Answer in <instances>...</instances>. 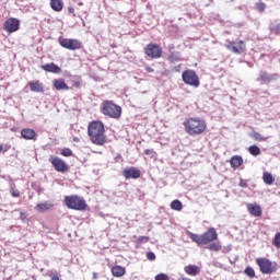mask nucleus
I'll use <instances>...</instances> for the list:
<instances>
[{
  "mask_svg": "<svg viewBox=\"0 0 280 280\" xmlns=\"http://www.w3.org/2000/svg\"><path fill=\"white\" fill-rule=\"evenodd\" d=\"M112 275L114 277H124V275H126V268L121 266H115L112 268Z\"/></svg>",
  "mask_w": 280,
  "mask_h": 280,
  "instance_id": "obj_24",
  "label": "nucleus"
},
{
  "mask_svg": "<svg viewBox=\"0 0 280 280\" xmlns=\"http://www.w3.org/2000/svg\"><path fill=\"white\" fill-rule=\"evenodd\" d=\"M144 54L148 58H151V60H159V58L163 56V49L159 44L150 43L144 48Z\"/></svg>",
  "mask_w": 280,
  "mask_h": 280,
  "instance_id": "obj_8",
  "label": "nucleus"
},
{
  "mask_svg": "<svg viewBox=\"0 0 280 280\" xmlns=\"http://www.w3.org/2000/svg\"><path fill=\"white\" fill-rule=\"evenodd\" d=\"M231 248H232L231 245H229L228 247H224V248H223V253H229V252H231Z\"/></svg>",
  "mask_w": 280,
  "mask_h": 280,
  "instance_id": "obj_43",
  "label": "nucleus"
},
{
  "mask_svg": "<svg viewBox=\"0 0 280 280\" xmlns=\"http://www.w3.org/2000/svg\"><path fill=\"white\" fill-rule=\"evenodd\" d=\"M171 209L174 211H183V202L180 200L175 199L171 202Z\"/></svg>",
  "mask_w": 280,
  "mask_h": 280,
  "instance_id": "obj_26",
  "label": "nucleus"
},
{
  "mask_svg": "<svg viewBox=\"0 0 280 280\" xmlns=\"http://www.w3.org/2000/svg\"><path fill=\"white\" fill-rule=\"evenodd\" d=\"M74 141H77V142H78V141H80V139H78V138H74Z\"/></svg>",
  "mask_w": 280,
  "mask_h": 280,
  "instance_id": "obj_46",
  "label": "nucleus"
},
{
  "mask_svg": "<svg viewBox=\"0 0 280 280\" xmlns=\"http://www.w3.org/2000/svg\"><path fill=\"white\" fill-rule=\"evenodd\" d=\"M247 211L254 218H261V206L259 205L247 203Z\"/></svg>",
  "mask_w": 280,
  "mask_h": 280,
  "instance_id": "obj_17",
  "label": "nucleus"
},
{
  "mask_svg": "<svg viewBox=\"0 0 280 280\" xmlns=\"http://www.w3.org/2000/svg\"><path fill=\"white\" fill-rule=\"evenodd\" d=\"M260 84H270V82H275V80H279V74L273 73L270 74L264 70L259 72V77L256 79Z\"/></svg>",
  "mask_w": 280,
  "mask_h": 280,
  "instance_id": "obj_13",
  "label": "nucleus"
},
{
  "mask_svg": "<svg viewBox=\"0 0 280 280\" xmlns=\"http://www.w3.org/2000/svg\"><path fill=\"white\" fill-rule=\"evenodd\" d=\"M154 151L150 150V149H145L144 150V154L149 155V154H153Z\"/></svg>",
  "mask_w": 280,
  "mask_h": 280,
  "instance_id": "obj_42",
  "label": "nucleus"
},
{
  "mask_svg": "<svg viewBox=\"0 0 280 280\" xmlns=\"http://www.w3.org/2000/svg\"><path fill=\"white\" fill-rule=\"evenodd\" d=\"M186 275H189L190 277H197V275H200V268L196 265H188L184 268Z\"/></svg>",
  "mask_w": 280,
  "mask_h": 280,
  "instance_id": "obj_19",
  "label": "nucleus"
},
{
  "mask_svg": "<svg viewBox=\"0 0 280 280\" xmlns=\"http://www.w3.org/2000/svg\"><path fill=\"white\" fill-rule=\"evenodd\" d=\"M11 195L13 196V198H19V196H21V192H19V190H13Z\"/></svg>",
  "mask_w": 280,
  "mask_h": 280,
  "instance_id": "obj_40",
  "label": "nucleus"
},
{
  "mask_svg": "<svg viewBox=\"0 0 280 280\" xmlns=\"http://www.w3.org/2000/svg\"><path fill=\"white\" fill-rule=\"evenodd\" d=\"M0 152H3V145L0 144Z\"/></svg>",
  "mask_w": 280,
  "mask_h": 280,
  "instance_id": "obj_45",
  "label": "nucleus"
},
{
  "mask_svg": "<svg viewBox=\"0 0 280 280\" xmlns=\"http://www.w3.org/2000/svg\"><path fill=\"white\" fill-rule=\"evenodd\" d=\"M65 205L68 209H73L74 211H84L86 209V201L78 195L66 196Z\"/></svg>",
  "mask_w": 280,
  "mask_h": 280,
  "instance_id": "obj_5",
  "label": "nucleus"
},
{
  "mask_svg": "<svg viewBox=\"0 0 280 280\" xmlns=\"http://www.w3.org/2000/svg\"><path fill=\"white\" fill-rule=\"evenodd\" d=\"M21 135H22V138L26 140H32L36 138V131L30 128L22 129Z\"/></svg>",
  "mask_w": 280,
  "mask_h": 280,
  "instance_id": "obj_21",
  "label": "nucleus"
},
{
  "mask_svg": "<svg viewBox=\"0 0 280 280\" xmlns=\"http://www.w3.org/2000/svg\"><path fill=\"white\" fill-rule=\"evenodd\" d=\"M244 272L250 279L255 277V269H253V267H247Z\"/></svg>",
  "mask_w": 280,
  "mask_h": 280,
  "instance_id": "obj_30",
  "label": "nucleus"
},
{
  "mask_svg": "<svg viewBox=\"0 0 280 280\" xmlns=\"http://www.w3.org/2000/svg\"><path fill=\"white\" fill-rule=\"evenodd\" d=\"M189 237L192 242L198 244V246L207 245L218 240V232L215 231V228H209L208 231H206L202 235L190 233Z\"/></svg>",
  "mask_w": 280,
  "mask_h": 280,
  "instance_id": "obj_3",
  "label": "nucleus"
},
{
  "mask_svg": "<svg viewBox=\"0 0 280 280\" xmlns=\"http://www.w3.org/2000/svg\"><path fill=\"white\" fill-rule=\"evenodd\" d=\"M59 44L63 47V49H69L70 51L82 49V42L78 39L62 38L59 39Z\"/></svg>",
  "mask_w": 280,
  "mask_h": 280,
  "instance_id": "obj_9",
  "label": "nucleus"
},
{
  "mask_svg": "<svg viewBox=\"0 0 280 280\" xmlns=\"http://www.w3.org/2000/svg\"><path fill=\"white\" fill-rule=\"evenodd\" d=\"M36 209L40 213H45V211H49L50 209H54V205L51 203V201H44L42 203H37Z\"/></svg>",
  "mask_w": 280,
  "mask_h": 280,
  "instance_id": "obj_20",
  "label": "nucleus"
},
{
  "mask_svg": "<svg viewBox=\"0 0 280 280\" xmlns=\"http://www.w3.org/2000/svg\"><path fill=\"white\" fill-rule=\"evenodd\" d=\"M155 280H170V276L167 273H159L155 276Z\"/></svg>",
  "mask_w": 280,
  "mask_h": 280,
  "instance_id": "obj_33",
  "label": "nucleus"
},
{
  "mask_svg": "<svg viewBox=\"0 0 280 280\" xmlns=\"http://www.w3.org/2000/svg\"><path fill=\"white\" fill-rule=\"evenodd\" d=\"M101 113L106 117H110V119H119L121 117V106L113 101H104L101 104Z\"/></svg>",
  "mask_w": 280,
  "mask_h": 280,
  "instance_id": "obj_4",
  "label": "nucleus"
},
{
  "mask_svg": "<svg viewBox=\"0 0 280 280\" xmlns=\"http://www.w3.org/2000/svg\"><path fill=\"white\" fill-rule=\"evenodd\" d=\"M139 244H145V242H150V237L148 236H139L138 237Z\"/></svg>",
  "mask_w": 280,
  "mask_h": 280,
  "instance_id": "obj_37",
  "label": "nucleus"
},
{
  "mask_svg": "<svg viewBox=\"0 0 280 280\" xmlns=\"http://www.w3.org/2000/svg\"><path fill=\"white\" fill-rule=\"evenodd\" d=\"M252 137L255 141H266V137L261 136L259 132H254Z\"/></svg>",
  "mask_w": 280,
  "mask_h": 280,
  "instance_id": "obj_31",
  "label": "nucleus"
},
{
  "mask_svg": "<svg viewBox=\"0 0 280 280\" xmlns=\"http://www.w3.org/2000/svg\"><path fill=\"white\" fill-rule=\"evenodd\" d=\"M262 179L266 185H272V183H275V178L272 177V174H270V173H264Z\"/></svg>",
  "mask_w": 280,
  "mask_h": 280,
  "instance_id": "obj_28",
  "label": "nucleus"
},
{
  "mask_svg": "<svg viewBox=\"0 0 280 280\" xmlns=\"http://www.w3.org/2000/svg\"><path fill=\"white\" fill-rule=\"evenodd\" d=\"M256 8H257L258 12H264V10H266V3L258 2V3H256Z\"/></svg>",
  "mask_w": 280,
  "mask_h": 280,
  "instance_id": "obj_36",
  "label": "nucleus"
},
{
  "mask_svg": "<svg viewBox=\"0 0 280 280\" xmlns=\"http://www.w3.org/2000/svg\"><path fill=\"white\" fill-rule=\"evenodd\" d=\"M170 62H180L183 60V57H180V52H174L171 51L168 55Z\"/></svg>",
  "mask_w": 280,
  "mask_h": 280,
  "instance_id": "obj_25",
  "label": "nucleus"
},
{
  "mask_svg": "<svg viewBox=\"0 0 280 280\" xmlns=\"http://www.w3.org/2000/svg\"><path fill=\"white\" fill-rule=\"evenodd\" d=\"M122 176L126 180H130V178L137 180V178H141V170L135 166L127 167L122 171Z\"/></svg>",
  "mask_w": 280,
  "mask_h": 280,
  "instance_id": "obj_14",
  "label": "nucleus"
},
{
  "mask_svg": "<svg viewBox=\"0 0 280 280\" xmlns=\"http://www.w3.org/2000/svg\"><path fill=\"white\" fill-rule=\"evenodd\" d=\"M184 128L190 137H197V135H202L207 130V122L200 118H188L184 122Z\"/></svg>",
  "mask_w": 280,
  "mask_h": 280,
  "instance_id": "obj_2",
  "label": "nucleus"
},
{
  "mask_svg": "<svg viewBox=\"0 0 280 280\" xmlns=\"http://www.w3.org/2000/svg\"><path fill=\"white\" fill-rule=\"evenodd\" d=\"M68 12L69 14H72L73 16H75V9H73V7H69Z\"/></svg>",
  "mask_w": 280,
  "mask_h": 280,
  "instance_id": "obj_39",
  "label": "nucleus"
},
{
  "mask_svg": "<svg viewBox=\"0 0 280 280\" xmlns=\"http://www.w3.org/2000/svg\"><path fill=\"white\" fill-rule=\"evenodd\" d=\"M273 244L275 246H277V248H280V232H278L275 236V240H273Z\"/></svg>",
  "mask_w": 280,
  "mask_h": 280,
  "instance_id": "obj_35",
  "label": "nucleus"
},
{
  "mask_svg": "<svg viewBox=\"0 0 280 280\" xmlns=\"http://www.w3.org/2000/svg\"><path fill=\"white\" fill-rule=\"evenodd\" d=\"M93 279H97V272H93Z\"/></svg>",
  "mask_w": 280,
  "mask_h": 280,
  "instance_id": "obj_44",
  "label": "nucleus"
},
{
  "mask_svg": "<svg viewBox=\"0 0 280 280\" xmlns=\"http://www.w3.org/2000/svg\"><path fill=\"white\" fill-rule=\"evenodd\" d=\"M42 69L47 73H62V69L54 62L42 66Z\"/></svg>",
  "mask_w": 280,
  "mask_h": 280,
  "instance_id": "obj_16",
  "label": "nucleus"
},
{
  "mask_svg": "<svg viewBox=\"0 0 280 280\" xmlns=\"http://www.w3.org/2000/svg\"><path fill=\"white\" fill-rule=\"evenodd\" d=\"M243 163H244V159L242 158V155H234L230 160V165L234 170H237V167H242Z\"/></svg>",
  "mask_w": 280,
  "mask_h": 280,
  "instance_id": "obj_18",
  "label": "nucleus"
},
{
  "mask_svg": "<svg viewBox=\"0 0 280 280\" xmlns=\"http://www.w3.org/2000/svg\"><path fill=\"white\" fill-rule=\"evenodd\" d=\"M256 264L262 275H272L277 271V265L267 258H257Z\"/></svg>",
  "mask_w": 280,
  "mask_h": 280,
  "instance_id": "obj_7",
  "label": "nucleus"
},
{
  "mask_svg": "<svg viewBox=\"0 0 280 280\" xmlns=\"http://www.w3.org/2000/svg\"><path fill=\"white\" fill-rule=\"evenodd\" d=\"M240 187H243V188H245L246 189V187H248V184L246 183V180L245 179H240Z\"/></svg>",
  "mask_w": 280,
  "mask_h": 280,
  "instance_id": "obj_38",
  "label": "nucleus"
},
{
  "mask_svg": "<svg viewBox=\"0 0 280 280\" xmlns=\"http://www.w3.org/2000/svg\"><path fill=\"white\" fill-rule=\"evenodd\" d=\"M104 122L92 121L88 127L89 137L95 145H104L106 137H104Z\"/></svg>",
  "mask_w": 280,
  "mask_h": 280,
  "instance_id": "obj_1",
  "label": "nucleus"
},
{
  "mask_svg": "<svg viewBox=\"0 0 280 280\" xmlns=\"http://www.w3.org/2000/svg\"><path fill=\"white\" fill-rule=\"evenodd\" d=\"M225 47L232 54H244L246 51V43L244 40L230 42Z\"/></svg>",
  "mask_w": 280,
  "mask_h": 280,
  "instance_id": "obj_11",
  "label": "nucleus"
},
{
  "mask_svg": "<svg viewBox=\"0 0 280 280\" xmlns=\"http://www.w3.org/2000/svg\"><path fill=\"white\" fill-rule=\"evenodd\" d=\"M249 154H252V156H259V154H261V149H259V147L257 145H250L249 149Z\"/></svg>",
  "mask_w": 280,
  "mask_h": 280,
  "instance_id": "obj_27",
  "label": "nucleus"
},
{
  "mask_svg": "<svg viewBox=\"0 0 280 280\" xmlns=\"http://www.w3.org/2000/svg\"><path fill=\"white\" fill-rule=\"evenodd\" d=\"M147 259L149 261H154L156 259V254H154L153 252H148L147 253Z\"/></svg>",
  "mask_w": 280,
  "mask_h": 280,
  "instance_id": "obj_34",
  "label": "nucleus"
},
{
  "mask_svg": "<svg viewBox=\"0 0 280 280\" xmlns=\"http://www.w3.org/2000/svg\"><path fill=\"white\" fill-rule=\"evenodd\" d=\"M170 49H174V46L170 47Z\"/></svg>",
  "mask_w": 280,
  "mask_h": 280,
  "instance_id": "obj_47",
  "label": "nucleus"
},
{
  "mask_svg": "<svg viewBox=\"0 0 280 280\" xmlns=\"http://www.w3.org/2000/svg\"><path fill=\"white\" fill-rule=\"evenodd\" d=\"M222 248V245L218 244V243H211L208 246V250H214L218 253V250H220Z\"/></svg>",
  "mask_w": 280,
  "mask_h": 280,
  "instance_id": "obj_29",
  "label": "nucleus"
},
{
  "mask_svg": "<svg viewBox=\"0 0 280 280\" xmlns=\"http://www.w3.org/2000/svg\"><path fill=\"white\" fill-rule=\"evenodd\" d=\"M20 27H21V21H19V19L11 18V19H8L4 22V30L9 34H12L14 32H19Z\"/></svg>",
  "mask_w": 280,
  "mask_h": 280,
  "instance_id": "obj_12",
  "label": "nucleus"
},
{
  "mask_svg": "<svg viewBox=\"0 0 280 280\" xmlns=\"http://www.w3.org/2000/svg\"><path fill=\"white\" fill-rule=\"evenodd\" d=\"M145 72H147V73H154V70L152 69V67L147 66V67H145Z\"/></svg>",
  "mask_w": 280,
  "mask_h": 280,
  "instance_id": "obj_41",
  "label": "nucleus"
},
{
  "mask_svg": "<svg viewBox=\"0 0 280 280\" xmlns=\"http://www.w3.org/2000/svg\"><path fill=\"white\" fill-rule=\"evenodd\" d=\"M54 86L57 91H69V85L62 79L55 80Z\"/></svg>",
  "mask_w": 280,
  "mask_h": 280,
  "instance_id": "obj_22",
  "label": "nucleus"
},
{
  "mask_svg": "<svg viewBox=\"0 0 280 280\" xmlns=\"http://www.w3.org/2000/svg\"><path fill=\"white\" fill-rule=\"evenodd\" d=\"M63 5L65 3L62 2V0H50V8L55 12H62Z\"/></svg>",
  "mask_w": 280,
  "mask_h": 280,
  "instance_id": "obj_23",
  "label": "nucleus"
},
{
  "mask_svg": "<svg viewBox=\"0 0 280 280\" xmlns=\"http://www.w3.org/2000/svg\"><path fill=\"white\" fill-rule=\"evenodd\" d=\"M28 86L33 93H45V84L40 81H31Z\"/></svg>",
  "mask_w": 280,
  "mask_h": 280,
  "instance_id": "obj_15",
  "label": "nucleus"
},
{
  "mask_svg": "<svg viewBox=\"0 0 280 280\" xmlns=\"http://www.w3.org/2000/svg\"><path fill=\"white\" fill-rule=\"evenodd\" d=\"M61 155H62V156H73V151H71V149H69V148H65V149L61 151Z\"/></svg>",
  "mask_w": 280,
  "mask_h": 280,
  "instance_id": "obj_32",
  "label": "nucleus"
},
{
  "mask_svg": "<svg viewBox=\"0 0 280 280\" xmlns=\"http://www.w3.org/2000/svg\"><path fill=\"white\" fill-rule=\"evenodd\" d=\"M49 163H51L56 172H61V174H65V172H69V165L66 164L65 161L58 156L51 155L49 158Z\"/></svg>",
  "mask_w": 280,
  "mask_h": 280,
  "instance_id": "obj_10",
  "label": "nucleus"
},
{
  "mask_svg": "<svg viewBox=\"0 0 280 280\" xmlns=\"http://www.w3.org/2000/svg\"><path fill=\"white\" fill-rule=\"evenodd\" d=\"M182 80L184 84H187L188 86H194L195 89H198L200 86V78L196 73V71L191 69H187L182 73Z\"/></svg>",
  "mask_w": 280,
  "mask_h": 280,
  "instance_id": "obj_6",
  "label": "nucleus"
}]
</instances>
